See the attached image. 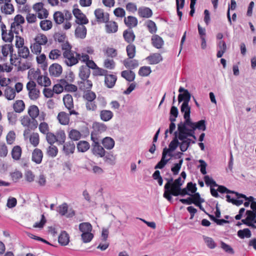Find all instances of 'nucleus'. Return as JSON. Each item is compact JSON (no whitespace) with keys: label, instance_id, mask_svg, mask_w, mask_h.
<instances>
[{"label":"nucleus","instance_id":"1","mask_svg":"<svg viewBox=\"0 0 256 256\" xmlns=\"http://www.w3.org/2000/svg\"><path fill=\"white\" fill-rule=\"evenodd\" d=\"M206 123L204 120H202L196 122L190 120V122L187 123L186 120H185L184 124H179L178 138L182 142H179L177 140V147L179 146L182 152L186 151L190 143V140L188 137L192 136L196 140V138L194 134V130L198 129L199 130L204 131L206 130Z\"/></svg>","mask_w":256,"mask_h":256},{"label":"nucleus","instance_id":"2","mask_svg":"<svg viewBox=\"0 0 256 256\" xmlns=\"http://www.w3.org/2000/svg\"><path fill=\"white\" fill-rule=\"evenodd\" d=\"M170 124L169 128L165 131L164 138H166L168 136V134H174V137L172 141L168 145V148H165L163 150L162 157L160 160H170L172 158H175L176 156V131H174L176 128L174 122L176 120V106H172L170 110Z\"/></svg>","mask_w":256,"mask_h":256},{"label":"nucleus","instance_id":"3","mask_svg":"<svg viewBox=\"0 0 256 256\" xmlns=\"http://www.w3.org/2000/svg\"><path fill=\"white\" fill-rule=\"evenodd\" d=\"M180 94L178 96V103L183 102L181 106L180 111L182 113H184V118L186 122H190V108L188 106V103L190 100V94L188 90H186L182 87H180L178 90Z\"/></svg>","mask_w":256,"mask_h":256},{"label":"nucleus","instance_id":"4","mask_svg":"<svg viewBox=\"0 0 256 256\" xmlns=\"http://www.w3.org/2000/svg\"><path fill=\"white\" fill-rule=\"evenodd\" d=\"M49 44L48 36L44 34L38 33L31 42L30 48L34 54L38 55L42 52V46L46 47Z\"/></svg>","mask_w":256,"mask_h":256},{"label":"nucleus","instance_id":"5","mask_svg":"<svg viewBox=\"0 0 256 256\" xmlns=\"http://www.w3.org/2000/svg\"><path fill=\"white\" fill-rule=\"evenodd\" d=\"M21 124L25 128L23 136H28L29 132L34 130L38 126V122L36 119L32 118L28 115L22 116L20 119Z\"/></svg>","mask_w":256,"mask_h":256},{"label":"nucleus","instance_id":"6","mask_svg":"<svg viewBox=\"0 0 256 256\" xmlns=\"http://www.w3.org/2000/svg\"><path fill=\"white\" fill-rule=\"evenodd\" d=\"M14 51V48L12 44H5L0 46V58L4 60L9 54H10V62L11 64L17 66L16 63L18 61V63H20L18 58L14 59L12 57V52Z\"/></svg>","mask_w":256,"mask_h":256},{"label":"nucleus","instance_id":"7","mask_svg":"<svg viewBox=\"0 0 256 256\" xmlns=\"http://www.w3.org/2000/svg\"><path fill=\"white\" fill-rule=\"evenodd\" d=\"M183 183L184 181H181V178H177V196L186 194L191 196L190 192L194 194L196 191V184L192 182H188L186 188L182 189L180 186Z\"/></svg>","mask_w":256,"mask_h":256},{"label":"nucleus","instance_id":"8","mask_svg":"<svg viewBox=\"0 0 256 256\" xmlns=\"http://www.w3.org/2000/svg\"><path fill=\"white\" fill-rule=\"evenodd\" d=\"M166 180L168 182L164 186V196L170 202L172 196H176V180L174 181L172 178Z\"/></svg>","mask_w":256,"mask_h":256},{"label":"nucleus","instance_id":"9","mask_svg":"<svg viewBox=\"0 0 256 256\" xmlns=\"http://www.w3.org/2000/svg\"><path fill=\"white\" fill-rule=\"evenodd\" d=\"M28 98L30 100H36L40 96V90L33 80H29L26 84Z\"/></svg>","mask_w":256,"mask_h":256},{"label":"nucleus","instance_id":"10","mask_svg":"<svg viewBox=\"0 0 256 256\" xmlns=\"http://www.w3.org/2000/svg\"><path fill=\"white\" fill-rule=\"evenodd\" d=\"M64 59V62L68 66H72L78 64L80 60V53L72 50L68 52H62Z\"/></svg>","mask_w":256,"mask_h":256},{"label":"nucleus","instance_id":"11","mask_svg":"<svg viewBox=\"0 0 256 256\" xmlns=\"http://www.w3.org/2000/svg\"><path fill=\"white\" fill-rule=\"evenodd\" d=\"M25 22L24 18L20 14H16L10 24V28L16 34H20L23 32L22 24Z\"/></svg>","mask_w":256,"mask_h":256},{"label":"nucleus","instance_id":"12","mask_svg":"<svg viewBox=\"0 0 256 256\" xmlns=\"http://www.w3.org/2000/svg\"><path fill=\"white\" fill-rule=\"evenodd\" d=\"M28 116L36 119L38 118L39 122L44 121L46 118V114L44 112H40L39 108L36 105L30 106L28 110Z\"/></svg>","mask_w":256,"mask_h":256},{"label":"nucleus","instance_id":"13","mask_svg":"<svg viewBox=\"0 0 256 256\" xmlns=\"http://www.w3.org/2000/svg\"><path fill=\"white\" fill-rule=\"evenodd\" d=\"M72 14L76 18L75 22L77 24H88V19L86 16L78 8H74Z\"/></svg>","mask_w":256,"mask_h":256},{"label":"nucleus","instance_id":"14","mask_svg":"<svg viewBox=\"0 0 256 256\" xmlns=\"http://www.w3.org/2000/svg\"><path fill=\"white\" fill-rule=\"evenodd\" d=\"M78 113L74 110H69V114L64 112H60L57 116V119L59 122L62 125H68L70 122V116L72 114L77 115Z\"/></svg>","mask_w":256,"mask_h":256},{"label":"nucleus","instance_id":"15","mask_svg":"<svg viewBox=\"0 0 256 256\" xmlns=\"http://www.w3.org/2000/svg\"><path fill=\"white\" fill-rule=\"evenodd\" d=\"M96 22L98 23H105L110 20V14L104 12L102 8H96L94 12Z\"/></svg>","mask_w":256,"mask_h":256},{"label":"nucleus","instance_id":"16","mask_svg":"<svg viewBox=\"0 0 256 256\" xmlns=\"http://www.w3.org/2000/svg\"><path fill=\"white\" fill-rule=\"evenodd\" d=\"M204 180L207 186H210V190L212 195L215 198H218L219 196V194L218 192H217V190H216L214 187L218 186V184H217L216 182L208 176H205L204 177Z\"/></svg>","mask_w":256,"mask_h":256},{"label":"nucleus","instance_id":"17","mask_svg":"<svg viewBox=\"0 0 256 256\" xmlns=\"http://www.w3.org/2000/svg\"><path fill=\"white\" fill-rule=\"evenodd\" d=\"M1 32L2 40L5 42H11L14 38V32L10 28V30H8L6 26L5 28H2Z\"/></svg>","mask_w":256,"mask_h":256},{"label":"nucleus","instance_id":"18","mask_svg":"<svg viewBox=\"0 0 256 256\" xmlns=\"http://www.w3.org/2000/svg\"><path fill=\"white\" fill-rule=\"evenodd\" d=\"M48 70L51 76L58 77L62 74V68L60 64L54 63L50 66Z\"/></svg>","mask_w":256,"mask_h":256},{"label":"nucleus","instance_id":"19","mask_svg":"<svg viewBox=\"0 0 256 256\" xmlns=\"http://www.w3.org/2000/svg\"><path fill=\"white\" fill-rule=\"evenodd\" d=\"M122 36L126 42L132 44L136 39V35L132 29L128 28L123 32Z\"/></svg>","mask_w":256,"mask_h":256},{"label":"nucleus","instance_id":"20","mask_svg":"<svg viewBox=\"0 0 256 256\" xmlns=\"http://www.w3.org/2000/svg\"><path fill=\"white\" fill-rule=\"evenodd\" d=\"M85 24H78V26L76 28L74 31V34L76 38L84 39L86 38L87 29L84 26Z\"/></svg>","mask_w":256,"mask_h":256},{"label":"nucleus","instance_id":"21","mask_svg":"<svg viewBox=\"0 0 256 256\" xmlns=\"http://www.w3.org/2000/svg\"><path fill=\"white\" fill-rule=\"evenodd\" d=\"M24 137L25 140L28 138L30 144L34 147L38 146L40 143V136L38 132H29L28 136H24Z\"/></svg>","mask_w":256,"mask_h":256},{"label":"nucleus","instance_id":"22","mask_svg":"<svg viewBox=\"0 0 256 256\" xmlns=\"http://www.w3.org/2000/svg\"><path fill=\"white\" fill-rule=\"evenodd\" d=\"M117 80V76L112 74H107L104 77V84L110 88H112L116 84Z\"/></svg>","mask_w":256,"mask_h":256},{"label":"nucleus","instance_id":"23","mask_svg":"<svg viewBox=\"0 0 256 256\" xmlns=\"http://www.w3.org/2000/svg\"><path fill=\"white\" fill-rule=\"evenodd\" d=\"M133 58H128L123 61V64L124 66L130 70L138 68L139 65L138 61Z\"/></svg>","mask_w":256,"mask_h":256},{"label":"nucleus","instance_id":"24","mask_svg":"<svg viewBox=\"0 0 256 256\" xmlns=\"http://www.w3.org/2000/svg\"><path fill=\"white\" fill-rule=\"evenodd\" d=\"M105 24V30L106 33H115L118 30V24L116 22L108 20Z\"/></svg>","mask_w":256,"mask_h":256},{"label":"nucleus","instance_id":"25","mask_svg":"<svg viewBox=\"0 0 256 256\" xmlns=\"http://www.w3.org/2000/svg\"><path fill=\"white\" fill-rule=\"evenodd\" d=\"M124 22L128 28L130 29H132V28L136 26L138 24L137 18L131 16L125 17Z\"/></svg>","mask_w":256,"mask_h":256},{"label":"nucleus","instance_id":"26","mask_svg":"<svg viewBox=\"0 0 256 256\" xmlns=\"http://www.w3.org/2000/svg\"><path fill=\"white\" fill-rule=\"evenodd\" d=\"M92 152L94 155L98 158H102L106 155L104 148L100 145H92Z\"/></svg>","mask_w":256,"mask_h":256},{"label":"nucleus","instance_id":"27","mask_svg":"<svg viewBox=\"0 0 256 256\" xmlns=\"http://www.w3.org/2000/svg\"><path fill=\"white\" fill-rule=\"evenodd\" d=\"M146 60L150 64H156L162 60V57L160 54L154 53L148 56Z\"/></svg>","mask_w":256,"mask_h":256},{"label":"nucleus","instance_id":"28","mask_svg":"<svg viewBox=\"0 0 256 256\" xmlns=\"http://www.w3.org/2000/svg\"><path fill=\"white\" fill-rule=\"evenodd\" d=\"M114 116L113 112L110 110H102L100 112V117L103 122H108Z\"/></svg>","mask_w":256,"mask_h":256},{"label":"nucleus","instance_id":"29","mask_svg":"<svg viewBox=\"0 0 256 256\" xmlns=\"http://www.w3.org/2000/svg\"><path fill=\"white\" fill-rule=\"evenodd\" d=\"M152 44L154 48L160 49L163 46L164 42L158 35L154 34L152 37Z\"/></svg>","mask_w":256,"mask_h":256},{"label":"nucleus","instance_id":"30","mask_svg":"<svg viewBox=\"0 0 256 256\" xmlns=\"http://www.w3.org/2000/svg\"><path fill=\"white\" fill-rule=\"evenodd\" d=\"M63 144L62 150L66 155H69L74 152L75 144L72 142H68Z\"/></svg>","mask_w":256,"mask_h":256},{"label":"nucleus","instance_id":"31","mask_svg":"<svg viewBox=\"0 0 256 256\" xmlns=\"http://www.w3.org/2000/svg\"><path fill=\"white\" fill-rule=\"evenodd\" d=\"M63 102L65 106L69 110H74V101L72 96L70 94H67L64 96Z\"/></svg>","mask_w":256,"mask_h":256},{"label":"nucleus","instance_id":"32","mask_svg":"<svg viewBox=\"0 0 256 256\" xmlns=\"http://www.w3.org/2000/svg\"><path fill=\"white\" fill-rule=\"evenodd\" d=\"M60 82L63 85L64 90L68 92H75L77 91V86L73 84H70L67 80L64 79L60 80Z\"/></svg>","mask_w":256,"mask_h":256},{"label":"nucleus","instance_id":"33","mask_svg":"<svg viewBox=\"0 0 256 256\" xmlns=\"http://www.w3.org/2000/svg\"><path fill=\"white\" fill-rule=\"evenodd\" d=\"M80 89L82 90H89L92 86V82L88 79L81 80L78 82Z\"/></svg>","mask_w":256,"mask_h":256},{"label":"nucleus","instance_id":"34","mask_svg":"<svg viewBox=\"0 0 256 256\" xmlns=\"http://www.w3.org/2000/svg\"><path fill=\"white\" fill-rule=\"evenodd\" d=\"M4 96L8 100H13L16 97V92L14 88L7 86L4 90Z\"/></svg>","mask_w":256,"mask_h":256},{"label":"nucleus","instance_id":"35","mask_svg":"<svg viewBox=\"0 0 256 256\" xmlns=\"http://www.w3.org/2000/svg\"><path fill=\"white\" fill-rule=\"evenodd\" d=\"M104 55L108 58H114L118 56V50L112 47H107L103 50Z\"/></svg>","mask_w":256,"mask_h":256},{"label":"nucleus","instance_id":"36","mask_svg":"<svg viewBox=\"0 0 256 256\" xmlns=\"http://www.w3.org/2000/svg\"><path fill=\"white\" fill-rule=\"evenodd\" d=\"M121 76L129 82H133L136 77V74L132 70H125L121 72Z\"/></svg>","mask_w":256,"mask_h":256},{"label":"nucleus","instance_id":"37","mask_svg":"<svg viewBox=\"0 0 256 256\" xmlns=\"http://www.w3.org/2000/svg\"><path fill=\"white\" fill-rule=\"evenodd\" d=\"M138 14L141 18H148L152 16V12L148 8L140 7L138 9Z\"/></svg>","mask_w":256,"mask_h":256},{"label":"nucleus","instance_id":"38","mask_svg":"<svg viewBox=\"0 0 256 256\" xmlns=\"http://www.w3.org/2000/svg\"><path fill=\"white\" fill-rule=\"evenodd\" d=\"M56 142H57L58 144H63L66 140V135L64 131L62 130L57 131L56 133Z\"/></svg>","mask_w":256,"mask_h":256},{"label":"nucleus","instance_id":"39","mask_svg":"<svg viewBox=\"0 0 256 256\" xmlns=\"http://www.w3.org/2000/svg\"><path fill=\"white\" fill-rule=\"evenodd\" d=\"M90 74V70L86 66H82L80 67L78 75L81 80L88 79Z\"/></svg>","mask_w":256,"mask_h":256},{"label":"nucleus","instance_id":"40","mask_svg":"<svg viewBox=\"0 0 256 256\" xmlns=\"http://www.w3.org/2000/svg\"><path fill=\"white\" fill-rule=\"evenodd\" d=\"M16 112L21 113L25 108V104L22 100H16L12 105Z\"/></svg>","mask_w":256,"mask_h":256},{"label":"nucleus","instance_id":"41","mask_svg":"<svg viewBox=\"0 0 256 256\" xmlns=\"http://www.w3.org/2000/svg\"><path fill=\"white\" fill-rule=\"evenodd\" d=\"M22 150L18 146H14L11 152V154L14 160H19L21 157Z\"/></svg>","mask_w":256,"mask_h":256},{"label":"nucleus","instance_id":"42","mask_svg":"<svg viewBox=\"0 0 256 256\" xmlns=\"http://www.w3.org/2000/svg\"><path fill=\"white\" fill-rule=\"evenodd\" d=\"M0 9L2 12L6 14H11L14 10V7L13 5L11 4V2H6L4 4V5L3 4V6H1Z\"/></svg>","mask_w":256,"mask_h":256},{"label":"nucleus","instance_id":"43","mask_svg":"<svg viewBox=\"0 0 256 256\" xmlns=\"http://www.w3.org/2000/svg\"><path fill=\"white\" fill-rule=\"evenodd\" d=\"M18 56L20 58H28L30 55V50L26 46L18 49Z\"/></svg>","mask_w":256,"mask_h":256},{"label":"nucleus","instance_id":"44","mask_svg":"<svg viewBox=\"0 0 256 256\" xmlns=\"http://www.w3.org/2000/svg\"><path fill=\"white\" fill-rule=\"evenodd\" d=\"M40 124H38V127L40 132L46 135V134L50 132V128L48 124L44 121L40 122Z\"/></svg>","mask_w":256,"mask_h":256},{"label":"nucleus","instance_id":"45","mask_svg":"<svg viewBox=\"0 0 256 256\" xmlns=\"http://www.w3.org/2000/svg\"><path fill=\"white\" fill-rule=\"evenodd\" d=\"M102 144L106 149L111 150L114 146V141L110 137H106L102 140Z\"/></svg>","mask_w":256,"mask_h":256},{"label":"nucleus","instance_id":"46","mask_svg":"<svg viewBox=\"0 0 256 256\" xmlns=\"http://www.w3.org/2000/svg\"><path fill=\"white\" fill-rule=\"evenodd\" d=\"M58 152V148L56 146L52 144L47 148L46 154L49 157L54 158L57 156Z\"/></svg>","mask_w":256,"mask_h":256},{"label":"nucleus","instance_id":"47","mask_svg":"<svg viewBox=\"0 0 256 256\" xmlns=\"http://www.w3.org/2000/svg\"><path fill=\"white\" fill-rule=\"evenodd\" d=\"M40 26L42 30L48 31L52 28V22L48 20H42L40 22Z\"/></svg>","mask_w":256,"mask_h":256},{"label":"nucleus","instance_id":"48","mask_svg":"<svg viewBox=\"0 0 256 256\" xmlns=\"http://www.w3.org/2000/svg\"><path fill=\"white\" fill-rule=\"evenodd\" d=\"M90 147L89 143L85 140H80L77 144L78 152H84L87 151Z\"/></svg>","mask_w":256,"mask_h":256},{"label":"nucleus","instance_id":"49","mask_svg":"<svg viewBox=\"0 0 256 256\" xmlns=\"http://www.w3.org/2000/svg\"><path fill=\"white\" fill-rule=\"evenodd\" d=\"M53 18L54 22L58 24H62L64 20V14L60 11L56 12L53 15Z\"/></svg>","mask_w":256,"mask_h":256},{"label":"nucleus","instance_id":"50","mask_svg":"<svg viewBox=\"0 0 256 256\" xmlns=\"http://www.w3.org/2000/svg\"><path fill=\"white\" fill-rule=\"evenodd\" d=\"M126 52L128 57L134 58L136 54V47L134 44H128L126 47Z\"/></svg>","mask_w":256,"mask_h":256},{"label":"nucleus","instance_id":"51","mask_svg":"<svg viewBox=\"0 0 256 256\" xmlns=\"http://www.w3.org/2000/svg\"><path fill=\"white\" fill-rule=\"evenodd\" d=\"M58 241L62 246L67 245L70 241L68 234L65 231L62 232L58 236Z\"/></svg>","mask_w":256,"mask_h":256},{"label":"nucleus","instance_id":"52","mask_svg":"<svg viewBox=\"0 0 256 256\" xmlns=\"http://www.w3.org/2000/svg\"><path fill=\"white\" fill-rule=\"evenodd\" d=\"M68 136L70 140L74 141H77L80 138L82 134L78 130L75 129H72L68 132Z\"/></svg>","mask_w":256,"mask_h":256},{"label":"nucleus","instance_id":"53","mask_svg":"<svg viewBox=\"0 0 256 256\" xmlns=\"http://www.w3.org/2000/svg\"><path fill=\"white\" fill-rule=\"evenodd\" d=\"M37 82L39 85L44 87L48 86L51 84L50 78L47 76L42 75L40 76Z\"/></svg>","mask_w":256,"mask_h":256},{"label":"nucleus","instance_id":"54","mask_svg":"<svg viewBox=\"0 0 256 256\" xmlns=\"http://www.w3.org/2000/svg\"><path fill=\"white\" fill-rule=\"evenodd\" d=\"M93 128L96 132L102 133L106 130L107 127L104 124L96 122L93 124Z\"/></svg>","mask_w":256,"mask_h":256},{"label":"nucleus","instance_id":"55","mask_svg":"<svg viewBox=\"0 0 256 256\" xmlns=\"http://www.w3.org/2000/svg\"><path fill=\"white\" fill-rule=\"evenodd\" d=\"M104 66L108 70H114L116 66V63L112 58H107L104 61Z\"/></svg>","mask_w":256,"mask_h":256},{"label":"nucleus","instance_id":"56","mask_svg":"<svg viewBox=\"0 0 256 256\" xmlns=\"http://www.w3.org/2000/svg\"><path fill=\"white\" fill-rule=\"evenodd\" d=\"M83 98L86 102L94 101L96 98V94L95 92L88 90L84 93Z\"/></svg>","mask_w":256,"mask_h":256},{"label":"nucleus","instance_id":"57","mask_svg":"<svg viewBox=\"0 0 256 256\" xmlns=\"http://www.w3.org/2000/svg\"><path fill=\"white\" fill-rule=\"evenodd\" d=\"M79 230L82 232H91L92 230V226L89 222L81 223L79 225Z\"/></svg>","mask_w":256,"mask_h":256},{"label":"nucleus","instance_id":"58","mask_svg":"<svg viewBox=\"0 0 256 256\" xmlns=\"http://www.w3.org/2000/svg\"><path fill=\"white\" fill-rule=\"evenodd\" d=\"M238 236L241 238H250L252 236V233L248 228H246L239 230L238 232Z\"/></svg>","mask_w":256,"mask_h":256},{"label":"nucleus","instance_id":"59","mask_svg":"<svg viewBox=\"0 0 256 256\" xmlns=\"http://www.w3.org/2000/svg\"><path fill=\"white\" fill-rule=\"evenodd\" d=\"M146 26L150 33L153 34L156 32L157 28L154 22L152 20H148L146 22Z\"/></svg>","mask_w":256,"mask_h":256},{"label":"nucleus","instance_id":"60","mask_svg":"<svg viewBox=\"0 0 256 256\" xmlns=\"http://www.w3.org/2000/svg\"><path fill=\"white\" fill-rule=\"evenodd\" d=\"M42 152L39 148H35L32 152V160H42Z\"/></svg>","mask_w":256,"mask_h":256},{"label":"nucleus","instance_id":"61","mask_svg":"<svg viewBox=\"0 0 256 256\" xmlns=\"http://www.w3.org/2000/svg\"><path fill=\"white\" fill-rule=\"evenodd\" d=\"M152 72L150 66H144L141 67L138 70V74L142 76H147Z\"/></svg>","mask_w":256,"mask_h":256},{"label":"nucleus","instance_id":"62","mask_svg":"<svg viewBox=\"0 0 256 256\" xmlns=\"http://www.w3.org/2000/svg\"><path fill=\"white\" fill-rule=\"evenodd\" d=\"M16 135L15 132L14 130L10 131L6 136L7 144H14L16 140Z\"/></svg>","mask_w":256,"mask_h":256},{"label":"nucleus","instance_id":"63","mask_svg":"<svg viewBox=\"0 0 256 256\" xmlns=\"http://www.w3.org/2000/svg\"><path fill=\"white\" fill-rule=\"evenodd\" d=\"M61 56V52L58 49L52 50L49 53L48 58L50 60L58 59Z\"/></svg>","mask_w":256,"mask_h":256},{"label":"nucleus","instance_id":"64","mask_svg":"<svg viewBox=\"0 0 256 256\" xmlns=\"http://www.w3.org/2000/svg\"><path fill=\"white\" fill-rule=\"evenodd\" d=\"M46 139L48 144L50 145L54 144L56 142V134L53 132H49L46 134Z\"/></svg>","mask_w":256,"mask_h":256}]
</instances>
